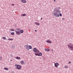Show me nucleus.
<instances>
[{
  "label": "nucleus",
  "mask_w": 73,
  "mask_h": 73,
  "mask_svg": "<svg viewBox=\"0 0 73 73\" xmlns=\"http://www.w3.org/2000/svg\"><path fill=\"white\" fill-rule=\"evenodd\" d=\"M60 9V7H58V9L57 8H55L54 9L53 11L54 15L55 17H59V13H61V11L59 10Z\"/></svg>",
  "instance_id": "f257e3e1"
},
{
  "label": "nucleus",
  "mask_w": 73,
  "mask_h": 73,
  "mask_svg": "<svg viewBox=\"0 0 73 73\" xmlns=\"http://www.w3.org/2000/svg\"><path fill=\"white\" fill-rule=\"evenodd\" d=\"M68 49H70L71 50H73V44L72 43H69L68 45Z\"/></svg>",
  "instance_id": "f03ea898"
},
{
  "label": "nucleus",
  "mask_w": 73,
  "mask_h": 73,
  "mask_svg": "<svg viewBox=\"0 0 73 73\" xmlns=\"http://www.w3.org/2000/svg\"><path fill=\"white\" fill-rule=\"evenodd\" d=\"M33 51L34 52H35L36 53H38L40 52V51L38 49H37L36 48H34L33 49Z\"/></svg>",
  "instance_id": "7ed1b4c3"
},
{
  "label": "nucleus",
  "mask_w": 73,
  "mask_h": 73,
  "mask_svg": "<svg viewBox=\"0 0 73 73\" xmlns=\"http://www.w3.org/2000/svg\"><path fill=\"white\" fill-rule=\"evenodd\" d=\"M17 67H16V69H18V70H21V68H22V67L20 65H17Z\"/></svg>",
  "instance_id": "20e7f679"
},
{
  "label": "nucleus",
  "mask_w": 73,
  "mask_h": 73,
  "mask_svg": "<svg viewBox=\"0 0 73 73\" xmlns=\"http://www.w3.org/2000/svg\"><path fill=\"white\" fill-rule=\"evenodd\" d=\"M54 65H55V67H56V68H58V66H59L60 65H59V64L57 62L55 63H54Z\"/></svg>",
  "instance_id": "39448f33"
},
{
  "label": "nucleus",
  "mask_w": 73,
  "mask_h": 73,
  "mask_svg": "<svg viewBox=\"0 0 73 73\" xmlns=\"http://www.w3.org/2000/svg\"><path fill=\"white\" fill-rule=\"evenodd\" d=\"M25 47H26V49L28 50H29V46L28 44L25 45Z\"/></svg>",
  "instance_id": "423d86ee"
},
{
  "label": "nucleus",
  "mask_w": 73,
  "mask_h": 73,
  "mask_svg": "<svg viewBox=\"0 0 73 73\" xmlns=\"http://www.w3.org/2000/svg\"><path fill=\"white\" fill-rule=\"evenodd\" d=\"M15 31L16 33V35H20V34H21V33L20 32V31Z\"/></svg>",
  "instance_id": "0eeeda50"
},
{
  "label": "nucleus",
  "mask_w": 73,
  "mask_h": 73,
  "mask_svg": "<svg viewBox=\"0 0 73 73\" xmlns=\"http://www.w3.org/2000/svg\"><path fill=\"white\" fill-rule=\"evenodd\" d=\"M46 42H47V43L51 44L52 42V41L50 40H47L46 41Z\"/></svg>",
  "instance_id": "6e6552de"
},
{
  "label": "nucleus",
  "mask_w": 73,
  "mask_h": 73,
  "mask_svg": "<svg viewBox=\"0 0 73 73\" xmlns=\"http://www.w3.org/2000/svg\"><path fill=\"white\" fill-rule=\"evenodd\" d=\"M21 1L23 3H25L27 2V1L25 0H22Z\"/></svg>",
  "instance_id": "1a4fd4ad"
},
{
  "label": "nucleus",
  "mask_w": 73,
  "mask_h": 73,
  "mask_svg": "<svg viewBox=\"0 0 73 73\" xmlns=\"http://www.w3.org/2000/svg\"><path fill=\"white\" fill-rule=\"evenodd\" d=\"M15 58L16 59H17V60H19L20 59H21V58H20V57H19L18 56L16 57H15Z\"/></svg>",
  "instance_id": "9d476101"
},
{
  "label": "nucleus",
  "mask_w": 73,
  "mask_h": 73,
  "mask_svg": "<svg viewBox=\"0 0 73 73\" xmlns=\"http://www.w3.org/2000/svg\"><path fill=\"white\" fill-rule=\"evenodd\" d=\"M27 16V15L25 14H22L21 15V16H22V17H23V16Z\"/></svg>",
  "instance_id": "9b49d317"
},
{
  "label": "nucleus",
  "mask_w": 73,
  "mask_h": 73,
  "mask_svg": "<svg viewBox=\"0 0 73 73\" xmlns=\"http://www.w3.org/2000/svg\"><path fill=\"white\" fill-rule=\"evenodd\" d=\"M35 24H36V25H37L38 26L40 25V23L38 22H35Z\"/></svg>",
  "instance_id": "f8f14e48"
},
{
  "label": "nucleus",
  "mask_w": 73,
  "mask_h": 73,
  "mask_svg": "<svg viewBox=\"0 0 73 73\" xmlns=\"http://www.w3.org/2000/svg\"><path fill=\"white\" fill-rule=\"evenodd\" d=\"M42 54L41 52H40L38 54V56H42Z\"/></svg>",
  "instance_id": "ddd939ff"
},
{
  "label": "nucleus",
  "mask_w": 73,
  "mask_h": 73,
  "mask_svg": "<svg viewBox=\"0 0 73 73\" xmlns=\"http://www.w3.org/2000/svg\"><path fill=\"white\" fill-rule=\"evenodd\" d=\"M4 70H9V69L8 68H7L6 67H4V68L3 69Z\"/></svg>",
  "instance_id": "4468645a"
},
{
  "label": "nucleus",
  "mask_w": 73,
  "mask_h": 73,
  "mask_svg": "<svg viewBox=\"0 0 73 73\" xmlns=\"http://www.w3.org/2000/svg\"><path fill=\"white\" fill-rule=\"evenodd\" d=\"M45 50L46 51H47V52H49L50 51V50L49 49H46V48L45 49Z\"/></svg>",
  "instance_id": "2eb2a0df"
},
{
  "label": "nucleus",
  "mask_w": 73,
  "mask_h": 73,
  "mask_svg": "<svg viewBox=\"0 0 73 73\" xmlns=\"http://www.w3.org/2000/svg\"><path fill=\"white\" fill-rule=\"evenodd\" d=\"M20 32L21 33H23L24 32V31L23 30H20Z\"/></svg>",
  "instance_id": "dca6fc26"
},
{
  "label": "nucleus",
  "mask_w": 73,
  "mask_h": 73,
  "mask_svg": "<svg viewBox=\"0 0 73 73\" xmlns=\"http://www.w3.org/2000/svg\"><path fill=\"white\" fill-rule=\"evenodd\" d=\"M29 49H32V46L31 45H29Z\"/></svg>",
  "instance_id": "f3484780"
},
{
  "label": "nucleus",
  "mask_w": 73,
  "mask_h": 73,
  "mask_svg": "<svg viewBox=\"0 0 73 73\" xmlns=\"http://www.w3.org/2000/svg\"><path fill=\"white\" fill-rule=\"evenodd\" d=\"M10 31H15V29H10Z\"/></svg>",
  "instance_id": "a211bd4d"
},
{
  "label": "nucleus",
  "mask_w": 73,
  "mask_h": 73,
  "mask_svg": "<svg viewBox=\"0 0 73 73\" xmlns=\"http://www.w3.org/2000/svg\"><path fill=\"white\" fill-rule=\"evenodd\" d=\"M21 64H24V62L23 61H22L21 62Z\"/></svg>",
  "instance_id": "6ab92c4d"
},
{
  "label": "nucleus",
  "mask_w": 73,
  "mask_h": 73,
  "mask_svg": "<svg viewBox=\"0 0 73 73\" xmlns=\"http://www.w3.org/2000/svg\"><path fill=\"white\" fill-rule=\"evenodd\" d=\"M11 35L12 36H13V35H15V33L14 32H12L11 33Z\"/></svg>",
  "instance_id": "aec40b11"
},
{
  "label": "nucleus",
  "mask_w": 73,
  "mask_h": 73,
  "mask_svg": "<svg viewBox=\"0 0 73 73\" xmlns=\"http://www.w3.org/2000/svg\"><path fill=\"white\" fill-rule=\"evenodd\" d=\"M7 40H10V41L12 40H13V38H9L8 39H7Z\"/></svg>",
  "instance_id": "412c9836"
},
{
  "label": "nucleus",
  "mask_w": 73,
  "mask_h": 73,
  "mask_svg": "<svg viewBox=\"0 0 73 73\" xmlns=\"http://www.w3.org/2000/svg\"><path fill=\"white\" fill-rule=\"evenodd\" d=\"M15 46L14 45H12V48H15Z\"/></svg>",
  "instance_id": "4be33fe9"
},
{
  "label": "nucleus",
  "mask_w": 73,
  "mask_h": 73,
  "mask_svg": "<svg viewBox=\"0 0 73 73\" xmlns=\"http://www.w3.org/2000/svg\"><path fill=\"white\" fill-rule=\"evenodd\" d=\"M17 31H20L21 30V29H19V28H17Z\"/></svg>",
  "instance_id": "5701e85b"
},
{
  "label": "nucleus",
  "mask_w": 73,
  "mask_h": 73,
  "mask_svg": "<svg viewBox=\"0 0 73 73\" xmlns=\"http://www.w3.org/2000/svg\"><path fill=\"white\" fill-rule=\"evenodd\" d=\"M35 56H38V54L35 53Z\"/></svg>",
  "instance_id": "b1692460"
},
{
  "label": "nucleus",
  "mask_w": 73,
  "mask_h": 73,
  "mask_svg": "<svg viewBox=\"0 0 73 73\" xmlns=\"http://www.w3.org/2000/svg\"><path fill=\"white\" fill-rule=\"evenodd\" d=\"M3 40H5V38H6V37H3Z\"/></svg>",
  "instance_id": "393cba45"
},
{
  "label": "nucleus",
  "mask_w": 73,
  "mask_h": 73,
  "mask_svg": "<svg viewBox=\"0 0 73 73\" xmlns=\"http://www.w3.org/2000/svg\"><path fill=\"white\" fill-rule=\"evenodd\" d=\"M59 14L60 16H62V14L61 13H59Z\"/></svg>",
  "instance_id": "a878e982"
},
{
  "label": "nucleus",
  "mask_w": 73,
  "mask_h": 73,
  "mask_svg": "<svg viewBox=\"0 0 73 73\" xmlns=\"http://www.w3.org/2000/svg\"><path fill=\"white\" fill-rule=\"evenodd\" d=\"M64 68H68V66H64Z\"/></svg>",
  "instance_id": "bb28decb"
},
{
  "label": "nucleus",
  "mask_w": 73,
  "mask_h": 73,
  "mask_svg": "<svg viewBox=\"0 0 73 73\" xmlns=\"http://www.w3.org/2000/svg\"><path fill=\"white\" fill-rule=\"evenodd\" d=\"M10 56L11 57H13V55H12V54L10 55Z\"/></svg>",
  "instance_id": "cd10ccee"
},
{
  "label": "nucleus",
  "mask_w": 73,
  "mask_h": 73,
  "mask_svg": "<svg viewBox=\"0 0 73 73\" xmlns=\"http://www.w3.org/2000/svg\"><path fill=\"white\" fill-rule=\"evenodd\" d=\"M11 73H15V72L13 71H12L11 72Z\"/></svg>",
  "instance_id": "c85d7f7f"
},
{
  "label": "nucleus",
  "mask_w": 73,
  "mask_h": 73,
  "mask_svg": "<svg viewBox=\"0 0 73 73\" xmlns=\"http://www.w3.org/2000/svg\"><path fill=\"white\" fill-rule=\"evenodd\" d=\"M2 58L0 56V60H1V59H2Z\"/></svg>",
  "instance_id": "c756f323"
},
{
  "label": "nucleus",
  "mask_w": 73,
  "mask_h": 73,
  "mask_svg": "<svg viewBox=\"0 0 73 73\" xmlns=\"http://www.w3.org/2000/svg\"><path fill=\"white\" fill-rule=\"evenodd\" d=\"M12 5H13V6H14L15 5V4H12Z\"/></svg>",
  "instance_id": "7c9ffc66"
},
{
  "label": "nucleus",
  "mask_w": 73,
  "mask_h": 73,
  "mask_svg": "<svg viewBox=\"0 0 73 73\" xmlns=\"http://www.w3.org/2000/svg\"><path fill=\"white\" fill-rule=\"evenodd\" d=\"M17 64H15V66L16 67H17Z\"/></svg>",
  "instance_id": "2f4dec72"
},
{
  "label": "nucleus",
  "mask_w": 73,
  "mask_h": 73,
  "mask_svg": "<svg viewBox=\"0 0 73 73\" xmlns=\"http://www.w3.org/2000/svg\"><path fill=\"white\" fill-rule=\"evenodd\" d=\"M62 20H65V19H64V18H62Z\"/></svg>",
  "instance_id": "473e14b6"
},
{
  "label": "nucleus",
  "mask_w": 73,
  "mask_h": 73,
  "mask_svg": "<svg viewBox=\"0 0 73 73\" xmlns=\"http://www.w3.org/2000/svg\"><path fill=\"white\" fill-rule=\"evenodd\" d=\"M16 26H17L16 25H14V27H16Z\"/></svg>",
  "instance_id": "72a5a7b5"
},
{
  "label": "nucleus",
  "mask_w": 73,
  "mask_h": 73,
  "mask_svg": "<svg viewBox=\"0 0 73 73\" xmlns=\"http://www.w3.org/2000/svg\"><path fill=\"white\" fill-rule=\"evenodd\" d=\"M42 20V18H41V20Z\"/></svg>",
  "instance_id": "f704fd0d"
},
{
  "label": "nucleus",
  "mask_w": 73,
  "mask_h": 73,
  "mask_svg": "<svg viewBox=\"0 0 73 73\" xmlns=\"http://www.w3.org/2000/svg\"><path fill=\"white\" fill-rule=\"evenodd\" d=\"M69 63V64H70V63H71L70 61Z\"/></svg>",
  "instance_id": "c9c22d12"
},
{
  "label": "nucleus",
  "mask_w": 73,
  "mask_h": 73,
  "mask_svg": "<svg viewBox=\"0 0 73 73\" xmlns=\"http://www.w3.org/2000/svg\"><path fill=\"white\" fill-rule=\"evenodd\" d=\"M37 31V30H35V32H36Z\"/></svg>",
  "instance_id": "e433bc0d"
},
{
  "label": "nucleus",
  "mask_w": 73,
  "mask_h": 73,
  "mask_svg": "<svg viewBox=\"0 0 73 73\" xmlns=\"http://www.w3.org/2000/svg\"><path fill=\"white\" fill-rule=\"evenodd\" d=\"M54 1H56V0H54Z\"/></svg>",
  "instance_id": "4c0bfd02"
},
{
  "label": "nucleus",
  "mask_w": 73,
  "mask_h": 73,
  "mask_svg": "<svg viewBox=\"0 0 73 73\" xmlns=\"http://www.w3.org/2000/svg\"><path fill=\"white\" fill-rule=\"evenodd\" d=\"M11 61H12V60H11Z\"/></svg>",
  "instance_id": "58836bf2"
},
{
  "label": "nucleus",
  "mask_w": 73,
  "mask_h": 73,
  "mask_svg": "<svg viewBox=\"0 0 73 73\" xmlns=\"http://www.w3.org/2000/svg\"><path fill=\"white\" fill-rule=\"evenodd\" d=\"M52 50V51H53V50Z\"/></svg>",
  "instance_id": "ea45409f"
},
{
  "label": "nucleus",
  "mask_w": 73,
  "mask_h": 73,
  "mask_svg": "<svg viewBox=\"0 0 73 73\" xmlns=\"http://www.w3.org/2000/svg\"><path fill=\"white\" fill-rule=\"evenodd\" d=\"M6 39L7 40V39Z\"/></svg>",
  "instance_id": "a19ab883"
}]
</instances>
